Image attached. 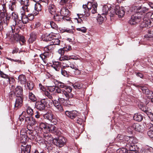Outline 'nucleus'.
I'll return each instance as SVG.
<instances>
[{"instance_id":"bf43d9fd","label":"nucleus","mask_w":153,"mask_h":153,"mask_svg":"<svg viewBox=\"0 0 153 153\" xmlns=\"http://www.w3.org/2000/svg\"><path fill=\"white\" fill-rule=\"evenodd\" d=\"M26 117V116H25L24 115H23V113H22V114L19 116V120L21 122L23 121H24V120H25Z\"/></svg>"},{"instance_id":"1a4fd4ad","label":"nucleus","mask_w":153,"mask_h":153,"mask_svg":"<svg viewBox=\"0 0 153 153\" xmlns=\"http://www.w3.org/2000/svg\"><path fill=\"white\" fill-rule=\"evenodd\" d=\"M49 13L52 15H54L53 18L56 21H61L62 20V16L61 15L59 12L56 11V10H49Z\"/></svg>"},{"instance_id":"423d86ee","label":"nucleus","mask_w":153,"mask_h":153,"mask_svg":"<svg viewBox=\"0 0 153 153\" xmlns=\"http://www.w3.org/2000/svg\"><path fill=\"white\" fill-rule=\"evenodd\" d=\"M39 13V10H35V12H33L32 13L28 14V17H30L29 18H28L26 16H22L21 19L22 21L23 25H24V24H26L28 23L29 20H31L33 19H34V16L37 15Z\"/></svg>"},{"instance_id":"0e129e2a","label":"nucleus","mask_w":153,"mask_h":153,"mask_svg":"<svg viewBox=\"0 0 153 153\" xmlns=\"http://www.w3.org/2000/svg\"><path fill=\"white\" fill-rule=\"evenodd\" d=\"M63 48H64V49L65 52L68 51H69L71 50L72 49L71 46L69 45H68L66 47H64Z\"/></svg>"},{"instance_id":"4c0bfd02","label":"nucleus","mask_w":153,"mask_h":153,"mask_svg":"<svg viewBox=\"0 0 153 153\" xmlns=\"http://www.w3.org/2000/svg\"><path fill=\"white\" fill-rule=\"evenodd\" d=\"M128 152V150L127 148H120L117 151V153H127Z\"/></svg>"},{"instance_id":"774afa93","label":"nucleus","mask_w":153,"mask_h":153,"mask_svg":"<svg viewBox=\"0 0 153 153\" xmlns=\"http://www.w3.org/2000/svg\"><path fill=\"white\" fill-rule=\"evenodd\" d=\"M8 95L10 99H12L14 95H15V93H14V91H10Z\"/></svg>"},{"instance_id":"7ed1b4c3","label":"nucleus","mask_w":153,"mask_h":153,"mask_svg":"<svg viewBox=\"0 0 153 153\" xmlns=\"http://www.w3.org/2000/svg\"><path fill=\"white\" fill-rule=\"evenodd\" d=\"M56 92L59 94V97L58 98V100L62 99L68 100L70 98H71L73 97L72 94H69L62 89H57L56 90Z\"/></svg>"},{"instance_id":"69168bd1","label":"nucleus","mask_w":153,"mask_h":153,"mask_svg":"<svg viewBox=\"0 0 153 153\" xmlns=\"http://www.w3.org/2000/svg\"><path fill=\"white\" fill-rule=\"evenodd\" d=\"M50 25L51 27L53 28H55L57 27V25L53 21H51L50 22Z\"/></svg>"},{"instance_id":"a19ab883","label":"nucleus","mask_w":153,"mask_h":153,"mask_svg":"<svg viewBox=\"0 0 153 153\" xmlns=\"http://www.w3.org/2000/svg\"><path fill=\"white\" fill-rule=\"evenodd\" d=\"M14 36H16L17 38H18V39H19V40L22 43H24L25 42V39H24V37L23 36H20L19 34L16 33L15 35H14Z\"/></svg>"},{"instance_id":"58836bf2","label":"nucleus","mask_w":153,"mask_h":153,"mask_svg":"<svg viewBox=\"0 0 153 153\" xmlns=\"http://www.w3.org/2000/svg\"><path fill=\"white\" fill-rule=\"evenodd\" d=\"M73 87L75 89H80L83 87V85L81 83H75L73 85Z\"/></svg>"},{"instance_id":"a211bd4d","label":"nucleus","mask_w":153,"mask_h":153,"mask_svg":"<svg viewBox=\"0 0 153 153\" xmlns=\"http://www.w3.org/2000/svg\"><path fill=\"white\" fill-rule=\"evenodd\" d=\"M113 12L114 13L113 14L112 16H113V15L114 14H116V15H117L119 17L121 18L123 17L125 14V12L124 10H111L110 13ZM111 16L110 15V16Z\"/></svg>"},{"instance_id":"ea45409f","label":"nucleus","mask_w":153,"mask_h":153,"mask_svg":"<svg viewBox=\"0 0 153 153\" xmlns=\"http://www.w3.org/2000/svg\"><path fill=\"white\" fill-rule=\"evenodd\" d=\"M37 134L35 131H33L30 136H29L30 138L33 139H37Z\"/></svg>"},{"instance_id":"ddd939ff","label":"nucleus","mask_w":153,"mask_h":153,"mask_svg":"<svg viewBox=\"0 0 153 153\" xmlns=\"http://www.w3.org/2000/svg\"><path fill=\"white\" fill-rule=\"evenodd\" d=\"M143 93L147 95L148 97L150 99L153 98V92L150 90L147 87L143 86L141 88Z\"/></svg>"},{"instance_id":"e2e57ef3","label":"nucleus","mask_w":153,"mask_h":153,"mask_svg":"<svg viewBox=\"0 0 153 153\" xmlns=\"http://www.w3.org/2000/svg\"><path fill=\"white\" fill-rule=\"evenodd\" d=\"M50 122L52 123L54 125H56L57 123V120L56 119L54 116H53L52 119H51V120H50Z\"/></svg>"},{"instance_id":"052dcab7","label":"nucleus","mask_w":153,"mask_h":153,"mask_svg":"<svg viewBox=\"0 0 153 153\" xmlns=\"http://www.w3.org/2000/svg\"><path fill=\"white\" fill-rule=\"evenodd\" d=\"M45 94L49 99H52L53 98V97L52 96V94H51L48 91H46L45 92Z\"/></svg>"},{"instance_id":"de8ad7c7","label":"nucleus","mask_w":153,"mask_h":153,"mask_svg":"<svg viewBox=\"0 0 153 153\" xmlns=\"http://www.w3.org/2000/svg\"><path fill=\"white\" fill-rule=\"evenodd\" d=\"M148 116L149 118L152 121H153V114L151 113H149L147 110H145L144 111L143 110Z\"/></svg>"},{"instance_id":"39448f33","label":"nucleus","mask_w":153,"mask_h":153,"mask_svg":"<svg viewBox=\"0 0 153 153\" xmlns=\"http://www.w3.org/2000/svg\"><path fill=\"white\" fill-rule=\"evenodd\" d=\"M67 140L66 138L62 136H60L57 138H55L53 140V143L57 146L61 147L65 144Z\"/></svg>"},{"instance_id":"4468645a","label":"nucleus","mask_w":153,"mask_h":153,"mask_svg":"<svg viewBox=\"0 0 153 153\" xmlns=\"http://www.w3.org/2000/svg\"><path fill=\"white\" fill-rule=\"evenodd\" d=\"M23 97H16V100L14 105L15 108H18L21 107L23 105Z\"/></svg>"},{"instance_id":"f257e3e1","label":"nucleus","mask_w":153,"mask_h":153,"mask_svg":"<svg viewBox=\"0 0 153 153\" xmlns=\"http://www.w3.org/2000/svg\"><path fill=\"white\" fill-rule=\"evenodd\" d=\"M136 12V13L131 16L128 21L129 23L131 25H135L140 22H142L143 16L145 14V10Z\"/></svg>"},{"instance_id":"cd10ccee","label":"nucleus","mask_w":153,"mask_h":153,"mask_svg":"<svg viewBox=\"0 0 153 153\" xmlns=\"http://www.w3.org/2000/svg\"><path fill=\"white\" fill-rule=\"evenodd\" d=\"M70 67L73 69L75 70L79 71V70L76 66L75 65H74L72 63H71L70 62H68V64H67L65 65V66H63V68H65V67Z\"/></svg>"},{"instance_id":"c85d7f7f","label":"nucleus","mask_w":153,"mask_h":153,"mask_svg":"<svg viewBox=\"0 0 153 153\" xmlns=\"http://www.w3.org/2000/svg\"><path fill=\"white\" fill-rule=\"evenodd\" d=\"M15 22V25H13L16 26V27L18 26L19 28L21 29L22 27L24 25H23V23H22V20L19 19L17 20Z\"/></svg>"},{"instance_id":"09e8293b","label":"nucleus","mask_w":153,"mask_h":153,"mask_svg":"<svg viewBox=\"0 0 153 153\" xmlns=\"http://www.w3.org/2000/svg\"><path fill=\"white\" fill-rule=\"evenodd\" d=\"M91 10H84L83 13H82V16L84 17H86L88 16L90 14Z\"/></svg>"},{"instance_id":"f704fd0d","label":"nucleus","mask_w":153,"mask_h":153,"mask_svg":"<svg viewBox=\"0 0 153 153\" xmlns=\"http://www.w3.org/2000/svg\"><path fill=\"white\" fill-rule=\"evenodd\" d=\"M146 127L149 129V131H153V124L151 123H145Z\"/></svg>"},{"instance_id":"6ab92c4d","label":"nucleus","mask_w":153,"mask_h":153,"mask_svg":"<svg viewBox=\"0 0 153 153\" xmlns=\"http://www.w3.org/2000/svg\"><path fill=\"white\" fill-rule=\"evenodd\" d=\"M53 49V45L50 44L48 45L44 48V50L45 51L44 53H48V56L50 54Z\"/></svg>"},{"instance_id":"f03ea898","label":"nucleus","mask_w":153,"mask_h":153,"mask_svg":"<svg viewBox=\"0 0 153 153\" xmlns=\"http://www.w3.org/2000/svg\"><path fill=\"white\" fill-rule=\"evenodd\" d=\"M152 15V13L150 12L146 13L145 11V14L143 18V25H141L140 27H149L153 26V21L152 20L149 19Z\"/></svg>"},{"instance_id":"393cba45","label":"nucleus","mask_w":153,"mask_h":153,"mask_svg":"<svg viewBox=\"0 0 153 153\" xmlns=\"http://www.w3.org/2000/svg\"><path fill=\"white\" fill-rule=\"evenodd\" d=\"M56 85L57 86V88L56 89L57 90V89H64L66 86L64 83L60 81H56Z\"/></svg>"},{"instance_id":"4d7b16f0","label":"nucleus","mask_w":153,"mask_h":153,"mask_svg":"<svg viewBox=\"0 0 153 153\" xmlns=\"http://www.w3.org/2000/svg\"><path fill=\"white\" fill-rule=\"evenodd\" d=\"M79 56L77 55H72L69 56L70 59H72L73 60H78L79 59Z\"/></svg>"},{"instance_id":"e433bc0d","label":"nucleus","mask_w":153,"mask_h":153,"mask_svg":"<svg viewBox=\"0 0 153 153\" xmlns=\"http://www.w3.org/2000/svg\"><path fill=\"white\" fill-rule=\"evenodd\" d=\"M7 25V23L5 21H3L0 22V31L2 30Z\"/></svg>"},{"instance_id":"2eb2a0df","label":"nucleus","mask_w":153,"mask_h":153,"mask_svg":"<svg viewBox=\"0 0 153 153\" xmlns=\"http://www.w3.org/2000/svg\"><path fill=\"white\" fill-rule=\"evenodd\" d=\"M25 121V123L28 124L30 126H35L36 124L35 119L31 116L26 117Z\"/></svg>"},{"instance_id":"7c9ffc66","label":"nucleus","mask_w":153,"mask_h":153,"mask_svg":"<svg viewBox=\"0 0 153 153\" xmlns=\"http://www.w3.org/2000/svg\"><path fill=\"white\" fill-rule=\"evenodd\" d=\"M61 37V36L59 35L57 36V37H56V38H54L52 40V42L53 43V46L55 45H59L60 43V40L59 39V38Z\"/></svg>"},{"instance_id":"a878e982","label":"nucleus","mask_w":153,"mask_h":153,"mask_svg":"<svg viewBox=\"0 0 153 153\" xmlns=\"http://www.w3.org/2000/svg\"><path fill=\"white\" fill-rule=\"evenodd\" d=\"M133 119L134 120L140 122L143 120V117L139 113L135 114L133 116Z\"/></svg>"},{"instance_id":"0eeeda50","label":"nucleus","mask_w":153,"mask_h":153,"mask_svg":"<svg viewBox=\"0 0 153 153\" xmlns=\"http://www.w3.org/2000/svg\"><path fill=\"white\" fill-rule=\"evenodd\" d=\"M97 4L96 1L94 0H91L88 1L87 4H83L82 8L85 10H97Z\"/></svg>"},{"instance_id":"79ce46f5","label":"nucleus","mask_w":153,"mask_h":153,"mask_svg":"<svg viewBox=\"0 0 153 153\" xmlns=\"http://www.w3.org/2000/svg\"><path fill=\"white\" fill-rule=\"evenodd\" d=\"M27 85L29 90H32L33 89L34 85L33 82L30 81L28 82Z\"/></svg>"},{"instance_id":"4be33fe9","label":"nucleus","mask_w":153,"mask_h":153,"mask_svg":"<svg viewBox=\"0 0 153 153\" xmlns=\"http://www.w3.org/2000/svg\"><path fill=\"white\" fill-rule=\"evenodd\" d=\"M48 132H47L43 135L44 139L45 141L49 142H52L53 143V138L52 136L49 134H48Z\"/></svg>"},{"instance_id":"f8f14e48","label":"nucleus","mask_w":153,"mask_h":153,"mask_svg":"<svg viewBox=\"0 0 153 153\" xmlns=\"http://www.w3.org/2000/svg\"><path fill=\"white\" fill-rule=\"evenodd\" d=\"M125 143L126 144H134L137 142V138L133 137L126 136L124 138Z\"/></svg>"},{"instance_id":"338daca9","label":"nucleus","mask_w":153,"mask_h":153,"mask_svg":"<svg viewBox=\"0 0 153 153\" xmlns=\"http://www.w3.org/2000/svg\"><path fill=\"white\" fill-rule=\"evenodd\" d=\"M147 134L149 137L153 140V131H149Z\"/></svg>"},{"instance_id":"9d476101","label":"nucleus","mask_w":153,"mask_h":153,"mask_svg":"<svg viewBox=\"0 0 153 153\" xmlns=\"http://www.w3.org/2000/svg\"><path fill=\"white\" fill-rule=\"evenodd\" d=\"M102 12H100V13H98L99 16L97 17V22L100 25L103 22L104 18V17L101 15L104 16L105 18V15L107 14L108 12V10H100Z\"/></svg>"},{"instance_id":"6e6552de","label":"nucleus","mask_w":153,"mask_h":153,"mask_svg":"<svg viewBox=\"0 0 153 153\" xmlns=\"http://www.w3.org/2000/svg\"><path fill=\"white\" fill-rule=\"evenodd\" d=\"M59 35V33H51L49 34L47 33L44 34L42 36V39L45 41H51L53 40V39L57 37Z\"/></svg>"},{"instance_id":"5fc2aeb1","label":"nucleus","mask_w":153,"mask_h":153,"mask_svg":"<svg viewBox=\"0 0 153 153\" xmlns=\"http://www.w3.org/2000/svg\"><path fill=\"white\" fill-rule=\"evenodd\" d=\"M77 31H79L82 33H85L86 32L87 29L85 27H82L80 28H78L76 29Z\"/></svg>"},{"instance_id":"680f3d73","label":"nucleus","mask_w":153,"mask_h":153,"mask_svg":"<svg viewBox=\"0 0 153 153\" xmlns=\"http://www.w3.org/2000/svg\"><path fill=\"white\" fill-rule=\"evenodd\" d=\"M48 56V53H44L43 54H41L40 55V57L42 59H44L45 58Z\"/></svg>"},{"instance_id":"bb28decb","label":"nucleus","mask_w":153,"mask_h":153,"mask_svg":"<svg viewBox=\"0 0 153 153\" xmlns=\"http://www.w3.org/2000/svg\"><path fill=\"white\" fill-rule=\"evenodd\" d=\"M53 115L51 112H47L46 114L43 115V117L45 119H46L49 121L51 120V119H52Z\"/></svg>"},{"instance_id":"b1692460","label":"nucleus","mask_w":153,"mask_h":153,"mask_svg":"<svg viewBox=\"0 0 153 153\" xmlns=\"http://www.w3.org/2000/svg\"><path fill=\"white\" fill-rule=\"evenodd\" d=\"M18 82L22 84H24L26 82V76L23 74H21L18 77Z\"/></svg>"},{"instance_id":"603ef678","label":"nucleus","mask_w":153,"mask_h":153,"mask_svg":"<svg viewBox=\"0 0 153 153\" xmlns=\"http://www.w3.org/2000/svg\"><path fill=\"white\" fill-rule=\"evenodd\" d=\"M144 7L143 6H139L137 4L133 5L132 7V10H143Z\"/></svg>"},{"instance_id":"dca6fc26","label":"nucleus","mask_w":153,"mask_h":153,"mask_svg":"<svg viewBox=\"0 0 153 153\" xmlns=\"http://www.w3.org/2000/svg\"><path fill=\"white\" fill-rule=\"evenodd\" d=\"M65 115L68 117L73 119L77 116L78 112L75 110L69 111H65Z\"/></svg>"},{"instance_id":"6e6d98bb","label":"nucleus","mask_w":153,"mask_h":153,"mask_svg":"<svg viewBox=\"0 0 153 153\" xmlns=\"http://www.w3.org/2000/svg\"><path fill=\"white\" fill-rule=\"evenodd\" d=\"M59 60L60 61H64V60H70L69 56L66 55L62 57H61L59 58Z\"/></svg>"},{"instance_id":"13d9d810","label":"nucleus","mask_w":153,"mask_h":153,"mask_svg":"<svg viewBox=\"0 0 153 153\" xmlns=\"http://www.w3.org/2000/svg\"><path fill=\"white\" fill-rule=\"evenodd\" d=\"M3 12H2V10H0V18L1 19L4 18L6 16V10H3Z\"/></svg>"},{"instance_id":"49530a36","label":"nucleus","mask_w":153,"mask_h":153,"mask_svg":"<svg viewBox=\"0 0 153 153\" xmlns=\"http://www.w3.org/2000/svg\"><path fill=\"white\" fill-rule=\"evenodd\" d=\"M62 89L65 91L66 92H67L68 93H69V94H72L71 93L72 90V88L69 86L66 85L64 89Z\"/></svg>"},{"instance_id":"864d4df0","label":"nucleus","mask_w":153,"mask_h":153,"mask_svg":"<svg viewBox=\"0 0 153 153\" xmlns=\"http://www.w3.org/2000/svg\"><path fill=\"white\" fill-rule=\"evenodd\" d=\"M65 69L63 68V66L62 68H61V73L64 76H67L68 75V73L65 70Z\"/></svg>"},{"instance_id":"a18cd8bd","label":"nucleus","mask_w":153,"mask_h":153,"mask_svg":"<svg viewBox=\"0 0 153 153\" xmlns=\"http://www.w3.org/2000/svg\"><path fill=\"white\" fill-rule=\"evenodd\" d=\"M134 128H135L134 130L136 131L140 132L141 130V126L138 124L134 123Z\"/></svg>"},{"instance_id":"3c124183","label":"nucleus","mask_w":153,"mask_h":153,"mask_svg":"<svg viewBox=\"0 0 153 153\" xmlns=\"http://www.w3.org/2000/svg\"><path fill=\"white\" fill-rule=\"evenodd\" d=\"M134 124H133L129 126L127 128V130L128 132L129 133H131L134 130L135 128H134Z\"/></svg>"},{"instance_id":"8fccbe9b","label":"nucleus","mask_w":153,"mask_h":153,"mask_svg":"<svg viewBox=\"0 0 153 153\" xmlns=\"http://www.w3.org/2000/svg\"><path fill=\"white\" fill-rule=\"evenodd\" d=\"M55 107L57 111L62 112L63 111V107L60 104L56 106Z\"/></svg>"},{"instance_id":"9b49d317","label":"nucleus","mask_w":153,"mask_h":153,"mask_svg":"<svg viewBox=\"0 0 153 153\" xmlns=\"http://www.w3.org/2000/svg\"><path fill=\"white\" fill-rule=\"evenodd\" d=\"M51 132L55 134H57L58 133V129L55 125L52 124H47L46 132Z\"/></svg>"},{"instance_id":"412c9836","label":"nucleus","mask_w":153,"mask_h":153,"mask_svg":"<svg viewBox=\"0 0 153 153\" xmlns=\"http://www.w3.org/2000/svg\"><path fill=\"white\" fill-rule=\"evenodd\" d=\"M37 33L35 32H32L30 34V37L28 41L30 43H32L36 39L37 36Z\"/></svg>"},{"instance_id":"aec40b11","label":"nucleus","mask_w":153,"mask_h":153,"mask_svg":"<svg viewBox=\"0 0 153 153\" xmlns=\"http://www.w3.org/2000/svg\"><path fill=\"white\" fill-rule=\"evenodd\" d=\"M62 63L59 62H53V65L51 66L56 71H59L61 68Z\"/></svg>"},{"instance_id":"20e7f679","label":"nucleus","mask_w":153,"mask_h":153,"mask_svg":"<svg viewBox=\"0 0 153 153\" xmlns=\"http://www.w3.org/2000/svg\"><path fill=\"white\" fill-rule=\"evenodd\" d=\"M49 100L47 98L41 99L40 101H38L36 103V107L37 109L42 111L45 109Z\"/></svg>"},{"instance_id":"5701e85b","label":"nucleus","mask_w":153,"mask_h":153,"mask_svg":"<svg viewBox=\"0 0 153 153\" xmlns=\"http://www.w3.org/2000/svg\"><path fill=\"white\" fill-rule=\"evenodd\" d=\"M126 147L127 148L128 151L131 152H136L137 151L136 148H135V146L133 144H126Z\"/></svg>"},{"instance_id":"f3484780","label":"nucleus","mask_w":153,"mask_h":153,"mask_svg":"<svg viewBox=\"0 0 153 153\" xmlns=\"http://www.w3.org/2000/svg\"><path fill=\"white\" fill-rule=\"evenodd\" d=\"M14 93L16 97H23V90L22 87L20 86H17L15 89Z\"/></svg>"},{"instance_id":"72a5a7b5","label":"nucleus","mask_w":153,"mask_h":153,"mask_svg":"<svg viewBox=\"0 0 153 153\" xmlns=\"http://www.w3.org/2000/svg\"><path fill=\"white\" fill-rule=\"evenodd\" d=\"M22 146L23 147V148H21V150L24 151L25 153H30V146L29 145H27L25 147H23L22 145Z\"/></svg>"},{"instance_id":"473e14b6","label":"nucleus","mask_w":153,"mask_h":153,"mask_svg":"<svg viewBox=\"0 0 153 153\" xmlns=\"http://www.w3.org/2000/svg\"><path fill=\"white\" fill-rule=\"evenodd\" d=\"M25 107L27 114L30 116L33 115V109L30 106H28L27 104H26Z\"/></svg>"},{"instance_id":"c03bdc74","label":"nucleus","mask_w":153,"mask_h":153,"mask_svg":"<svg viewBox=\"0 0 153 153\" xmlns=\"http://www.w3.org/2000/svg\"><path fill=\"white\" fill-rule=\"evenodd\" d=\"M12 18L14 22L19 19L18 15L15 12H13L11 13Z\"/></svg>"},{"instance_id":"c9c22d12","label":"nucleus","mask_w":153,"mask_h":153,"mask_svg":"<svg viewBox=\"0 0 153 153\" xmlns=\"http://www.w3.org/2000/svg\"><path fill=\"white\" fill-rule=\"evenodd\" d=\"M47 125L43 123H41L40 124V127L44 132H46Z\"/></svg>"},{"instance_id":"c756f323","label":"nucleus","mask_w":153,"mask_h":153,"mask_svg":"<svg viewBox=\"0 0 153 153\" xmlns=\"http://www.w3.org/2000/svg\"><path fill=\"white\" fill-rule=\"evenodd\" d=\"M59 12L62 16H69L70 15V13L69 10H60Z\"/></svg>"},{"instance_id":"37998d69","label":"nucleus","mask_w":153,"mask_h":153,"mask_svg":"<svg viewBox=\"0 0 153 153\" xmlns=\"http://www.w3.org/2000/svg\"><path fill=\"white\" fill-rule=\"evenodd\" d=\"M29 99L33 102L36 100V99L34 95L32 93L30 92L29 94Z\"/></svg>"},{"instance_id":"2f4dec72","label":"nucleus","mask_w":153,"mask_h":153,"mask_svg":"<svg viewBox=\"0 0 153 153\" xmlns=\"http://www.w3.org/2000/svg\"><path fill=\"white\" fill-rule=\"evenodd\" d=\"M0 75L3 78L7 79V82L9 84H10V79L9 78V76L7 74H4L3 72L2 71H0Z\"/></svg>"}]
</instances>
